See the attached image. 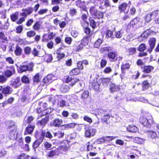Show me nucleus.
<instances>
[{
    "label": "nucleus",
    "instance_id": "obj_56",
    "mask_svg": "<svg viewBox=\"0 0 159 159\" xmlns=\"http://www.w3.org/2000/svg\"><path fill=\"white\" fill-rule=\"evenodd\" d=\"M50 40L47 34H44L42 36V41L43 42H47Z\"/></svg>",
    "mask_w": 159,
    "mask_h": 159
},
{
    "label": "nucleus",
    "instance_id": "obj_26",
    "mask_svg": "<svg viewBox=\"0 0 159 159\" xmlns=\"http://www.w3.org/2000/svg\"><path fill=\"white\" fill-rule=\"evenodd\" d=\"M84 33L86 34L87 37L89 38L92 35L93 33L89 27H86L84 28Z\"/></svg>",
    "mask_w": 159,
    "mask_h": 159
},
{
    "label": "nucleus",
    "instance_id": "obj_62",
    "mask_svg": "<svg viewBox=\"0 0 159 159\" xmlns=\"http://www.w3.org/2000/svg\"><path fill=\"white\" fill-rule=\"evenodd\" d=\"M130 65L129 63H126L123 64L121 66L122 70H126L128 69L129 68Z\"/></svg>",
    "mask_w": 159,
    "mask_h": 159
},
{
    "label": "nucleus",
    "instance_id": "obj_9",
    "mask_svg": "<svg viewBox=\"0 0 159 159\" xmlns=\"http://www.w3.org/2000/svg\"><path fill=\"white\" fill-rule=\"evenodd\" d=\"M77 69L78 70H83L87 68V66L89 64L88 61L86 60L82 61H79L77 62Z\"/></svg>",
    "mask_w": 159,
    "mask_h": 159
},
{
    "label": "nucleus",
    "instance_id": "obj_19",
    "mask_svg": "<svg viewBox=\"0 0 159 159\" xmlns=\"http://www.w3.org/2000/svg\"><path fill=\"white\" fill-rule=\"evenodd\" d=\"M33 29L34 31H39L41 27V22L40 21H36L33 26Z\"/></svg>",
    "mask_w": 159,
    "mask_h": 159
},
{
    "label": "nucleus",
    "instance_id": "obj_22",
    "mask_svg": "<svg viewBox=\"0 0 159 159\" xmlns=\"http://www.w3.org/2000/svg\"><path fill=\"white\" fill-rule=\"evenodd\" d=\"M34 127V126H33L31 125H29L27 127L26 130L24 132V134L25 135H27L28 134H31L32 133L33 131Z\"/></svg>",
    "mask_w": 159,
    "mask_h": 159
},
{
    "label": "nucleus",
    "instance_id": "obj_24",
    "mask_svg": "<svg viewBox=\"0 0 159 159\" xmlns=\"http://www.w3.org/2000/svg\"><path fill=\"white\" fill-rule=\"evenodd\" d=\"M48 120V118L47 116H45L44 118L42 119L41 120L38 121V123L40 125L44 126L47 124Z\"/></svg>",
    "mask_w": 159,
    "mask_h": 159
},
{
    "label": "nucleus",
    "instance_id": "obj_21",
    "mask_svg": "<svg viewBox=\"0 0 159 159\" xmlns=\"http://www.w3.org/2000/svg\"><path fill=\"white\" fill-rule=\"evenodd\" d=\"M110 90L111 92L113 93L118 90L120 87L118 85H116L114 83H112L110 86Z\"/></svg>",
    "mask_w": 159,
    "mask_h": 159
},
{
    "label": "nucleus",
    "instance_id": "obj_40",
    "mask_svg": "<svg viewBox=\"0 0 159 159\" xmlns=\"http://www.w3.org/2000/svg\"><path fill=\"white\" fill-rule=\"evenodd\" d=\"M128 52L130 55H133L136 53V49L135 47H132L127 49Z\"/></svg>",
    "mask_w": 159,
    "mask_h": 159
},
{
    "label": "nucleus",
    "instance_id": "obj_18",
    "mask_svg": "<svg viewBox=\"0 0 159 159\" xmlns=\"http://www.w3.org/2000/svg\"><path fill=\"white\" fill-rule=\"evenodd\" d=\"M34 64L32 62L26 65H23L21 66L20 70H32Z\"/></svg>",
    "mask_w": 159,
    "mask_h": 159
},
{
    "label": "nucleus",
    "instance_id": "obj_48",
    "mask_svg": "<svg viewBox=\"0 0 159 159\" xmlns=\"http://www.w3.org/2000/svg\"><path fill=\"white\" fill-rule=\"evenodd\" d=\"M36 33L34 30H31L26 33V35L27 37L30 38L34 36Z\"/></svg>",
    "mask_w": 159,
    "mask_h": 159
},
{
    "label": "nucleus",
    "instance_id": "obj_5",
    "mask_svg": "<svg viewBox=\"0 0 159 159\" xmlns=\"http://www.w3.org/2000/svg\"><path fill=\"white\" fill-rule=\"evenodd\" d=\"M16 127L13 123V126H10L9 130L10 131L9 134L10 138L12 140L15 139L17 138V133H16Z\"/></svg>",
    "mask_w": 159,
    "mask_h": 159
},
{
    "label": "nucleus",
    "instance_id": "obj_11",
    "mask_svg": "<svg viewBox=\"0 0 159 159\" xmlns=\"http://www.w3.org/2000/svg\"><path fill=\"white\" fill-rule=\"evenodd\" d=\"M76 6L83 11H86L87 7L86 5V2L84 1H82L81 0H77L75 2Z\"/></svg>",
    "mask_w": 159,
    "mask_h": 159
},
{
    "label": "nucleus",
    "instance_id": "obj_8",
    "mask_svg": "<svg viewBox=\"0 0 159 159\" xmlns=\"http://www.w3.org/2000/svg\"><path fill=\"white\" fill-rule=\"evenodd\" d=\"M84 40H82L81 42L79 43L78 42H76L74 43L73 45V47L74 48V50L76 52H78L82 51L83 48V44H84Z\"/></svg>",
    "mask_w": 159,
    "mask_h": 159
},
{
    "label": "nucleus",
    "instance_id": "obj_27",
    "mask_svg": "<svg viewBox=\"0 0 159 159\" xmlns=\"http://www.w3.org/2000/svg\"><path fill=\"white\" fill-rule=\"evenodd\" d=\"M98 11L95 6H92L89 9V12L91 16H94L97 15Z\"/></svg>",
    "mask_w": 159,
    "mask_h": 159
},
{
    "label": "nucleus",
    "instance_id": "obj_54",
    "mask_svg": "<svg viewBox=\"0 0 159 159\" xmlns=\"http://www.w3.org/2000/svg\"><path fill=\"white\" fill-rule=\"evenodd\" d=\"M135 141L138 143L142 144L144 143L145 139L139 137H136L134 139Z\"/></svg>",
    "mask_w": 159,
    "mask_h": 159
},
{
    "label": "nucleus",
    "instance_id": "obj_31",
    "mask_svg": "<svg viewBox=\"0 0 159 159\" xmlns=\"http://www.w3.org/2000/svg\"><path fill=\"white\" fill-rule=\"evenodd\" d=\"M52 79V75L51 74H49L43 79V82L45 83L49 84V83L51 82Z\"/></svg>",
    "mask_w": 159,
    "mask_h": 159
},
{
    "label": "nucleus",
    "instance_id": "obj_13",
    "mask_svg": "<svg viewBox=\"0 0 159 159\" xmlns=\"http://www.w3.org/2000/svg\"><path fill=\"white\" fill-rule=\"evenodd\" d=\"M11 84L15 88L19 87L21 85L20 77H17L16 79L12 80Z\"/></svg>",
    "mask_w": 159,
    "mask_h": 159
},
{
    "label": "nucleus",
    "instance_id": "obj_37",
    "mask_svg": "<svg viewBox=\"0 0 159 159\" xmlns=\"http://www.w3.org/2000/svg\"><path fill=\"white\" fill-rule=\"evenodd\" d=\"M147 47L144 43H142L139 45L138 48V50L140 52H144L146 49Z\"/></svg>",
    "mask_w": 159,
    "mask_h": 159
},
{
    "label": "nucleus",
    "instance_id": "obj_47",
    "mask_svg": "<svg viewBox=\"0 0 159 159\" xmlns=\"http://www.w3.org/2000/svg\"><path fill=\"white\" fill-rule=\"evenodd\" d=\"M64 135V133L62 132L61 131H58L57 132L54 133V136L59 138L63 137Z\"/></svg>",
    "mask_w": 159,
    "mask_h": 159
},
{
    "label": "nucleus",
    "instance_id": "obj_15",
    "mask_svg": "<svg viewBox=\"0 0 159 159\" xmlns=\"http://www.w3.org/2000/svg\"><path fill=\"white\" fill-rule=\"evenodd\" d=\"M140 22V18L139 17H136L130 21L129 24L133 26L139 25Z\"/></svg>",
    "mask_w": 159,
    "mask_h": 159
},
{
    "label": "nucleus",
    "instance_id": "obj_64",
    "mask_svg": "<svg viewBox=\"0 0 159 159\" xmlns=\"http://www.w3.org/2000/svg\"><path fill=\"white\" fill-rule=\"evenodd\" d=\"M71 34L74 38L77 37L79 34V32L75 30H72L71 32Z\"/></svg>",
    "mask_w": 159,
    "mask_h": 159
},
{
    "label": "nucleus",
    "instance_id": "obj_39",
    "mask_svg": "<svg viewBox=\"0 0 159 159\" xmlns=\"http://www.w3.org/2000/svg\"><path fill=\"white\" fill-rule=\"evenodd\" d=\"M112 50V48L111 47H102L100 49V52L103 53L106 52H109Z\"/></svg>",
    "mask_w": 159,
    "mask_h": 159
},
{
    "label": "nucleus",
    "instance_id": "obj_52",
    "mask_svg": "<svg viewBox=\"0 0 159 159\" xmlns=\"http://www.w3.org/2000/svg\"><path fill=\"white\" fill-rule=\"evenodd\" d=\"M13 100L14 99L13 98H9L7 101H5L3 103H1V106H2L3 107H4V106L7 105V103H11Z\"/></svg>",
    "mask_w": 159,
    "mask_h": 159
},
{
    "label": "nucleus",
    "instance_id": "obj_61",
    "mask_svg": "<svg viewBox=\"0 0 159 159\" xmlns=\"http://www.w3.org/2000/svg\"><path fill=\"white\" fill-rule=\"evenodd\" d=\"M97 112H98V114L101 116L107 114V112L106 111L101 109H98Z\"/></svg>",
    "mask_w": 159,
    "mask_h": 159
},
{
    "label": "nucleus",
    "instance_id": "obj_1",
    "mask_svg": "<svg viewBox=\"0 0 159 159\" xmlns=\"http://www.w3.org/2000/svg\"><path fill=\"white\" fill-rule=\"evenodd\" d=\"M79 73L80 70H71L70 72V75L66 77L64 81L73 86L76 82L79 81V79L75 78L73 75H77Z\"/></svg>",
    "mask_w": 159,
    "mask_h": 159
},
{
    "label": "nucleus",
    "instance_id": "obj_36",
    "mask_svg": "<svg viewBox=\"0 0 159 159\" xmlns=\"http://www.w3.org/2000/svg\"><path fill=\"white\" fill-rule=\"evenodd\" d=\"M24 51L25 55H29L31 52V48L29 46H27L24 48Z\"/></svg>",
    "mask_w": 159,
    "mask_h": 159
},
{
    "label": "nucleus",
    "instance_id": "obj_49",
    "mask_svg": "<svg viewBox=\"0 0 159 159\" xmlns=\"http://www.w3.org/2000/svg\"><path fill=\"white\" fill-rule=\"evenodd\" d=\"M110 117V116L109 115L106 114L103 116L102 118V122H105L106 123H108L107 120L109 119Z\"/></svg>",
    "mask_w": 159,
    "mask_h": 159
},
{
    "label": "nucleus",
    "instance_id": "obj_17",
    "mask_svg": "<svg viewBox=\"0 0 159 159\" xmlns=\"http://www.w3.org/2000/svg\"><path fill=\"white\" fill-rule=\"evenodd\" d=\"M94 18L93 17H90L89 19L90 25L93 29L96 28L97 26V22L95 21Z\"/></svg>",
    "mask_w": 159,
    "mask_h": 159
},
{
    "label": "nucleus",
    "instance_id": "obj_59",
    "mask_svg": "<svg viewBox=\"0 0 159 159\" xmlns=\"http://www.w3.org/2000/svg\"><path fill=\"white\" fill-rule=\"evenodd\" d=\"M107 61L106 59H102L100 61V65L101 68L104 67L107 65Z\"/></svg>",
    "mask_w": 159,
    "mask_h": 159
},
{
    "label": "nucleus",
    "instance_id": "obj_55",
    "mask_svg": "<svg viewBox=\"0 0 159 159\" xmlns=\"http://www.w3.org/2000/svg\"><path fill=\"white\" fill-rule=\"evenodd\" d=\"M15 73V70H6L5 72V75L7 77H10L14 73Z\"/></svg>",
    "mask_w": 159,
    "mask_h": 159
},
{
    "label": "nucleus",
    "instance_id": "obj_10",
    "mask_svg": "<svg viewBox=\"0 0 159 159\" xmlns=\"http://www.w3.org/2000/svg\"><path fill=\"white\" fill-rule=\"evenodd\" d=\"M136 64L137 66H140L142 69L143 68V70H153L154 69V67L151 66H144V63L141 59H138Z\"/></svg>",
    "mask_w": 159,
    "mask_h": 159
},
{
    "label": "nucleus",
    "instance_id": "obj_58",
    "mask_svg": "<svg viewBox=\"0 0 159 159\" xmlns=\"http://www.w3.org/2000/svg\"><path fill=\"white\" fill-rule=\"evenodd\" d=\"M89 96V93L88 91H85L81 95V98L83 99H87Z\"/></svg>",
    "mask_w": 159,
    "mask_h": 159
},
{
    "label": "nucleus",
    "instance_id": "obj_50",
    "mask_svg": "<svg viewBox=\"0 0 159 159\" xmlns=\"http://www.w3.org/2000/svg\"><path fill=\"white\" fill-rule=\"evenodd\" d=\"M52 111V109L51 108H48L43 110L42 112V116H44L50 113Z\"/></svg>",
    "mask_w": 159,
    "mask_h": 159
},
{
    "label": "nucleus",
    "instance_id": "obj_51",
    "mask_svg": "<svg viewBox=\"0 0 159 159\" xmlns=\"http://www.w3.org/2000/svg\"><path fill=\"white\" fill-rule=\"evenodd\" d=\"M104 13V12L98 11L97 12V15L95 16L94 17L98 19L102 18L103 17Z\"/></svg>",
    "mask_w": 159,
    "mask_h": 159
},
{
    "label": "nucleus",
    "instance_id": "obj_3",
    "mask_svg": "<svg viewBox=\"0 0 159 159\" xmlns=\"http://www.w3.org/2000/svg\"><path fill=\"white\" fill-rule=\"evenodd\" d=\"M130 6L125 2L119 4L118 7V10L120 13H124L125 14H128Z\"/></svg>",
    "mask_w": 159,
    "mask_h": 159
},
{
    "label": "nucleus",
    "instance_id": "obj_32",
    "mask_svg": "<svg viewBox=\"0 0 159 159\" xmlns=\"http://www.w3.org/2000/svg\"><path fill=\"white\" fill-rule=\"evenodd\" d=\"M53 59L52 56L51 54H46L44 57V60L47 62H51Z\"/></svg>",
    "mask_w": 159,
    "mask_h": 159
},
{
    "label": "nucleus",
    "instance_id": "obj_33",
    "mask_svg": "<svg viewBox=\"0 0 159 159\" xmlns=\"http://www.w3.org/2000/svg\"><path fill=\"white\" fill-rule=\"evenodd\" d=\"M106 36L107 38H114L113 31L107 29L106 32Z\"/></svg>",
    "mask_w": 159,
    "mask_h": 159
},
{
    "label": "nucleus",
    "instance_id": "obj_46",
    "mask_svg": "<svg viewBox=\"0 0 159 159\" xmlns=\"http://www.w3.org/2000/svg\"><path fill=\"white\" fill-rule=\"evenodd\" d=\"M10 17L11 20L13 22H15L18 18V14L16 12L11 15Z\"/></svg>",
    "mask_w": 159,
    "mask_h": 159
},
{
    "label": "nucleus",
    "instance_id": "obj_7",
    "mask_svg": "<svg viewBox=\"0 0 159 159\" xmlns=\"http://www.w3.org/2000/svg\"><path fill=\"white\" fill-rule=\"evenodd\" d=\"M107 56L111 62H115L117 60L118 54L116 51L110 52H108Z\"/></svg>",
    "mask_w": 159,
    "mask_h": 159
},
{
    "label": "nucleus",
    "instance_id": "obj_6",
    "mask_svg": "<svg viewBox=\"0 0 159 159\" xmlns=\"http://www.w3.org/2000/svg\"><path fill=\"white\" fill-rule=\"evenodd\" d=\"M156 42V39L155 38H151L148 40V43L150 47L147 49V52H148L149 53H151L152 52L155 46Z\"/></svg>",
    "mask_w": 159,
    "mask_h": 159
},
{
    "label": "nucleus",
    "instance_id": "obj_44",
    "mask_svg": "<svg viewBox=\"0 0 159 159\" xmlns=\"http://www.w3.org/2000/svg\"><path fill=\"white\" fill-rule=\"evenodd\" d=\"M99 80L101 83L102 82L104 85H107L111 79L108 78H107L99 79Z\"/></svg>",
    "mask_w": 159,
    "mask_h": 159
},
{
    "label": "nucleus",
    "instance_id": "obj_43",
    "mask_svg": "<svg viewBox=\"0 0 159 159\" xmlns=\"http://www.w3.org/2000/svg\"><path fill=\"white\" fill-rule=\"evenodd\" d=\"M72 39L70 37L67 35L65 38V42L68 45H70L72 41Z\"/></svg>",
    "mask_w": 159,
    "mask_h": 159
},
{
    "label": "nucleus",
    "instance_id": "obj_34",
    "mask_svg": "<svg viewBox=\"0 0 159 159\" xmlns=\"http://www.w3.org/2000/svg\"><path fill=\"white\" fill-rule=\"evenodd\" d=\"M57 56L56 58L58 61H59L64 57L65 56V54L64 53H61L60 51H57L56 52Z\"/></svg>",
    "mask_w": 159,
    "mask_h": 159
},
{
    "label": "nucleus",
    "instance_id": "obj_57",
    "mask_svg": "<svg viewBox=\"0 0 159 159\" xmlns=\"http://www.w3.org/2000/svg\"><path fill=\"white\" fill-rule=\"evenodd\" d=\"M152 16L149 13L147 14L144 18L145 21L146 22H149L152 20Z\"/></svg>",
    "mask_w": 159,
    "mask_h": 159
},
{
    "label": "nucleus",
    "instance_id": "obj_12",
    "mask_svg": "<svg viewBox=\"0 0 159 159\" xmlns=\"http://www.w3.org/2000/svg\"><path fill=\"white\" fill-rule=\"evenodd\" d=\"M99 79L95 78L92 84V87L96 90L98 91L99 89V87L101 84Z\"/></svg>",
    "mask_w": 159,
    "mask_h": 159
},
{
    "label": "nucleus",
    "instance_id": "obj_23",
    "mask_svg": "<svg viewBox=\"0 0 159 159\" xmlns=\"http://www.w3.org/2000/svg\"><path fill=\"white\" fill-rule=\"evenodd\" d=\"M147 136L149 138L154 139L157 138L158 136L156 133L154 131H148L147 132Z\"/></svg>",
    "mask_w": 159,
    "mask_h": 159
},
{
    "label": "nucleus",
    "instance_id": "obj_14",
    "mask_svg": "<svg viewBox=\"0 0 159 159\" xmlns=\"http://www.w3.org/2000/svg\"><path fill=\"white\" fill-rule=\"evenodd\" d=\"M69 148V144L68 142L66 140H65L61 144L59 147L60 149L63 151H66L68 150Z\"/></svg>",
    "mask_w": 159,
    "mask_h": 159
},
{
    "label": "nucleus",
    "instance_id": "obj_2",
    "mask_svg": "<svg viewBox=\"0 0 159 159\" xmlns=\"http://www.w3.org/2000/svg\"><path fill=\"white\" fill-rule=\"evenodd\" d=\"M140 121L144 126L149 128L152 125L153 127L154 124L155 123L153 122V118L151 116L150 117H148V118L143 117H141L140 119Z\"/></svg>",
    "mask_w": 159,
    "mask_h": 159
},
{
    "label": "nucleus",
    "instance_id": "obj_38",
    "mask_svg": "<svg viewBox=\"0 0 159 159\" xmlns=\"http://www.w3.org/2000/svg\"><path fill=\"white\" fill-rule=\"evenodd\" d=\"M102 43V40L100 39H98L95 42L94 44V46L95 48H99Z\"/></svg>",
    "mask_w": 159,
    "mask_h": 159
},
{
    "label": "nucleus",
    "instance_id": "obj_16",
    "mask_svg": "<svg viewBox=\"0 0 159 159\" xmlns=\"http://www.w3.org/2000/svg\"><path fill=\"white\" fill-rule=\"evenodd\" d=\"M60 153V151L59 148H56L49 152L48 156L49 157H52L54 156L58 155Z\"/></svg>",
    "mask_w": 159,
    "mask_h": 159
},
{
    "label": "nucleus",
    "instance_id": "obj_30",
    "mask_svg": "<svg viewBox=\"0 0 159 159\" xmlns=\"http://www.w3.org/2000/svg\"><path fill=\"white\" fill-rule=\"evenodd\" d=\"M43 141V140L42 139H39L36 140L33 144V148L34 149H35L37 148Z\"/></svg>",
    "mask_w": 159,
    "mask_h": 159
},
{
    "label": "nucleus",
    "instance_id": "obj_25",
    "mask_svg": "<svg viewBox=\"0 0 159 159\" xmlns=\"http://www.w3.org/2000/svg\"><path fill=\"white\" fill-rule=\"evenodd\" d=\"M127 129L128 131L131 132H136L138 130L137 127L133 125H129L127 127Z\"/></svg>",
    "mask_w": 159,
    "mask_h": 159
},
{
    "label": "nucleus",
    "instance_id": "obj_60",
    "mask_svg": "<svg viewBox=\"0 0 159 159\" xmlns=\"http://www.w3.org/2000/svg\"><path fill=\"white\" fill-rule=\"evenodd\" d=\"M18 42L20 45H25L27 43H29L27 41H25L23 39H20L18 40Z\"/></svg>",
    "mask_w": 159,
    "mask_h": 159
},
{
    "label": "nucleus",
    "instance_id": "obj_29",
    "mask_svg": "<svg viewBox=\"0 0 159 159\" xmlns=\"http://www.w3.org/2000/svg\"><path fill=\"white\" fill-rule=\"evenodd\" d=\"M11 88L9 86H7L2 89V92L4 94H9L11 92Z\"/></svg>",
    "mask_w": 159,
    "mask_h": 159
},
{
    "label": "nucleus",
    "instance_id": "obj_41",
    "mask_svg": "<svg viewBox=\"0 0 159 159\" xmlns=\"http://www.w3.org/2000/svg\"><path fill=\"white\" fill-rule=\"evenodd\" d=\"M57 96H52L48 98L49 102H51L53 104H54L57 101Z\"/></svg>",
    "mask_w": 159,
    "mask_h": 159
},
{
    "label": "nucleus",
    "instance_id": "obj_53",
    "mask_svg": "<svg viewBox=\"0 0 159 159\" xmlns=\"http://www.w3.org/2000/svg\"><path fill=\"white\" fill-rule=\"evenodd\" d=\"M23 27L22 25H19L16 27V33L17 34H20L23 30Z\"/></svg>",
    "mask_w": 159,
    "mask_h": 159
},
{
    "label": "nucleus",
    "instance_id": "obj_42",
    "mask_svg": "<svg viewBox=\"0 0 159 159\" xmlns=\"http://www.w3.org/2000/svg\"><path fill=\"white\" fill-rule=\"evenodd\" d=\"M32 55L34 57H39V50H38L37 49L34 48L32 50H31V52Z\"/></svg>",
    "mask_w": 159,
    "mask_h": 159
},
{
    "label": "nucleus",
    "instance_id": "obj_63",
    "mask_svg": "<svg viewBox=\"0 0 159 159\" xmlns=\"http://www.w3.org/2000/svg\"><path fill=\"white\" fill-rule=\"evenodd\" d=\"M21 81L22 82L25 84H29V83L28 78L25 75L22 78Z\"/></svg>",
    "mask_w": 159,
    "mask_h": 159
},
{
    "label": "nucleus",
    "instance_id": "obj_35",
    "mask_svg": "<svg viewBox=\"0 0 159 159\" xmlns=\"http://www.w3.org/2000/svg\"><path fill=\"white\" fill-rule=\"evenodd\" d=\"M61 120L58 119H55L53 121L52 125L55 127H59L62 123Z\"/></svg>",
    "mask_w": 159,
    "mask_h": 159
},
{
    "label": "nucleus",
    "instance_id": "obj_4",
    "mask_svg": "<svg viewBox=\"0 0 159 159\" xmlns=\"http://www.w3.org/2000/svg\"><path fill=\"white\" fill-rule=\"evenodd\" d=\"M96 132V130L89 126L85 128V136L87 138H90L94 136Z\"/></svg>",
    "mask_w": 159,
    "mask_h": 159
},
{
    "label": "nucleus",
    "instance_id": "obj_20",
    "mask_svg": "<svg viewBox=\"0 0 159 159\" xmlns=\"http://www.w3.org/2000/svg\"><path fill=\"white\" fill-rule=\"evenodd\" d=\"M22 49L18 44H17L16 46L14 53L16 56H20L22 54Z\"/></svg>",
    "mask_w": 159,
    "mask_h": 159
},
{
    "label": "nucleus",
    "instance_id": "obj_28",
    "mask_svg": "<svg viewBox=\"0 0 159 159\" xmlns=\"http://www.w3.org/2000/svg\"><path fill=\"white\" fill-rule=\"evenodd\" d=\"M77 124L74 123H72L68 124H66L62 125L65 129H68L70 128H72L75 127Z\"/></svg>",
    "mask_w": 159,
    "mask_h": 159
},
{
    "label": "nucleus",
    "instance_id": "obj_45",
    "mask_svg": "<svg viewBox=\"0 0 159 159\" xmlns=\"http://www.w3.org/2000/svg\"><path fill=\"white\" fill-rule=\"evenodd\" d=\"M22 10L24 11H25V12L27 14V15H30L32 13L33 11V9L31 7H29L27 8L23 9Z\"/></svg>",
    "mask_w": 159,
    "mask_h": 159
}]
</instances>
